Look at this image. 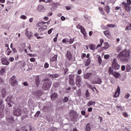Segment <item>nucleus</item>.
I'll return each instance as SVG.
<instances>
[{
  "label": "nucleus",
  "instance_id": "1",
  "mask_svg": "<svg viewBox=\"0 0 131 131\" xmlns=\"http://www.w3.org/2000/svg\"><path fill=\"white\" fill-rule=\"evenodd\" d=\"M118 59H119L121 62H128L129 59H130L129 53L124 50L118 54Z\"/></svg>",
  "mask_w": 131,
  "mask_h": 131
},
{
  "label": "nucleus",
  "instance_id": "2",
  "mask_svg": "<svg viewBox=\"0 0 131 131\" xmlns=\"http://www.w3.org/2000/svg\"><path fill=\"white\" fill-rule=\"evenodd\" d=\"M43 81L44 82L42 86L43 89L46 91L49 90V89H50L52 85V82L50 81L48 78H46L43 80Z\"/></svg>",
  "mask_w": 131,
  "mask_h": 131
},
{
  "label": "nucleus",
  "instance_id": "3",
  "mask_svg": "<svg viewBox=\"0 0 131 131\" xmlns=\"http://www.w3.org/2000/svg\"><path fill=\"white\" fill-rule=\"evenodd\" d=\"M112 67L113 68V69H115V70H118L120 68V65L118 64L117 59L116 58H114L113 60Z\"/></svg>",
  "mask_w": 131,
  "mask_h": 131
},
{
  "label": "nucleus",
  "instance_id": "4",
  "mask_svg": "<svg viewBox=\"0 0 131 131\" xmlns=\"http://www.w3.org/2000/svg\"><path fill=\"white\" fill-rule=\"evenodd\" d=\"M22 112V110L20 108H17L13 111V114L15 116H20Z\"/></svg>",
  "mask_w": 131,
  "mask_h": 131
},
{
  "label": "nucleus",
  "instance_id": "5",
  "mask_svg": "<svg viewBox=\"0 0 131 131\" xmlns=\"http://www.w3.org/2000/svg\"><path fill=\"white\" fill-rule=\"evenodd\" d=\"M25 34L29 39H30L31 36H32V33H31V31L29 30V28H27L26 29Z\"/></svg>",
  "mask_w": 131,
  "mask_h": 131
},
{
  "label": "nucleus",
  "instance_id": "6",
  "mask_svg": "<svg viewBox=\"0 0 131 131\" xmlns=\"http://www.w3.org/2000/svg\"><path fill=\"white\" fill-rule=\"evenodd\" d=\"M81 82V77L79 75L77 76L76 80V83L78 88H80L81 84L80 83Z\"/></svg>",
  "mask_w": 131,
  "mask_h": 131
},
{
  "label": "nucleus",
  "instance_id": "7",
  "mask_svg": "<svg viewBox=\"0 0 131 131\" xmlns=\"http://www.w3.org/2000/svg\"><path fill=\"white\" fill-rule=\"evenodd\" d=\"M16 82H17L16 77H15V76H13L10 78V83L11 84V85H15V84H16Z\"/></svg>",
  "mask_w": 131,
  "mask_h": 131
},
{
  "label": "nucleus",
  "instance_id": "8",
  "mask_svg": "<svg viewBox=\"0 0 131 131\" xmlns=\"http://www.w3.org/2000/svg\"><path fill=\"white\" fill-rule=\"evenodd\" d=\"M1 61L3 65H6V66H8V65L10 64V62H9V61H8L6 58H2Z\"/></svg>",
  "mask_w": 131,
  "mask_h": 131
},
{
  "label": "nucleus",
  "instance_id": "9",
  "mask_svg": "<svg viewBox=\"0 0 131 131\" xmlns=\"http://www.w3.org/2000/svg\"><path fill=\"white\" fill-rule=\"evenodd\" d=\"M122 5L124 6V8L126 11V12H130V8L129 7V5H127L126 3L123 2Z\"/></svg>",
  "mask_w": 131,
  "mask_h": 131
},
{
  "label": "nucleus",
  "instance_id": "10",
  "mask_svg": "<svg viewBox=\"0 0 131 131\" xmlns=\"http://www.w3.org/2000/svg\"><path fill=\"white\" fill-rule=\"evenodd\" d=\"M92 83H94L95 84H101V83H102V79L97 77Z\"/></svg>",
  "mask_w": 131,
  "mask_h": 131
},
{
  "label": "nucleus",
  "instance_id": "11",
  "mask_svg": "<svg viewBox=\"0 0 131 131\" xmlns=\"http://www.w3.org/2000/svg\"><path fill=\"white\" fill-rule=\"evenodd\" d=\"M57 98H58V94L54 93L51 95V99L52 101H55Z\"/></svg>",
  "mask_w": 131,
  "mask_h": 131
},
{
  "label": "nucleus",
  "instance_id": "12",
  "mask_svg": "<svg viewBox=\"0 0 131 131\" xmlns=\"http://www.w3.org/2000/svg\"><path fill=\"white\" fill-rule=\"evenodd\" d=\"M119 94H120V88L119 86H118L115 95H114V97L115 98H117V97L119 96Z\"/></svg>",
  "mask_w": 131,
  "mask_h": 131
},
{
  "label": "nucleus",
  "instance_id": "13",
  "mask_svg": "<svg viewBox=\"0 0 131 131\" xmlns=\"http://www.w3.org/2000/svg\"><path fill=\"white\" fill-rule=\"evenodd\" d=\"M84 79H92V74L91 73H87L84 75Z\"/></svg>",
  "mask_w": 131,
  "mask_h": 131
},
{
  "label": "nucleus",
  "instance_id": "14",
  "mask_svg": "<svg viewBox=\"0 0 131 131\" xmlns=\"http://www.w3.org/2000/svg\"><path fill=\"white\" fill-rule=\"evenodd\" d=\"M1 93H2L3 98H6V97L8 96V93L7 92V91H6L5 89H2L1 90Z\"/></svg>",
  "mask_w": 131,
  "mask_h": 131
},
{
  "label": "nucleus",
  "instance_id": "15",
  "mask_svg": "<svg viewBox=\"0 0 131 131\" xmlns=\"http://www.w3.org/2000/svg\"><path fill=\"white\" fill-rule=\"evenodd\" d=\"M12 99H13V95H9L6 99V102H7V103H12V102H13L12 101Z\"/></svg>",
  "mask_w": 131,
  "mask_h": 131
},
{
  "label": "nucleus",
  "instance_id": "16",
  "mask_svg": "<svg viewBox=\"0 0 131 131\" xmlns=\"http://www.w3.org/2000/svg\"><path fill=\"white\" fill-rule=\"evenodd\" d=\"M67 57L68 60H69L70 61V60H71V59H72V54H71V52L70 51H67Z\"/></svg>",
  "mask_w": 131,
  "mask_h": 131
},
{
  "label": "nucleus",
  "instance_id": "17",
  "mask_svg": "<svg viewBox=\"0 0 131 131\" xmlns=\"http://www.w3.org/2000/svg\"><path fill=\"white\" fill-rule=\"evenodd\" d=\"M35 83L37 85H39L40 83V80H39V76H36L35 77Z\"/></svg>",
  "mask_w": 131,
  "mask_h": 131
},
{
  "label": "nucleus",
  "instance_id": "18",
  "mask_svg": "<svg viewBox=\"0 0 131 131\" xmlns=\"http://www.w3.org/2000/svg\"><path fill=\"white\" fill-rule=\"evenodd\" d=\"M37 10L39 12H44L45 7H43V6H42V5H39L37 8Z\"/></svg>",
  "mask_w": 131,
  "mask_h": 131
},
{
  "label": "nucleus",
  "instance_id": "19",
  "mask_svg": "<svg viewBox=\"0 0 131 131\" xmlns=\"http://www.w3.org/2000/svg\"><path fill=\"white\" fill-rule=\"evenodd\" d=\"M60 76V75L58 74H52V75H49V77L51 78H58Z\"/></svg>",
  "mask_w": 131,
  "mask_h": 131
},
{
  "label": "nucleus",
  "instance_id": "20",
  "mask_svg": "<svg viewBox=\"0 0 131 131\" xmlns=\"http://www.w3.org/2000/svg\"><path fill=\"white\" fill-rule=\"evenodd\" d=\"M86 86L89 88V89H90L91 90H94V89H95V90H97V89L96 88L95 86H93L92 85H91V84L88 83V82H86Z\"/></svg>",
  "mask_w": 131,
  "mask_h": 131
},
{
  "label": "nucleus",
  "instance_id": "21",
  "mask_svg": "<svg viewBox=\"0 0 131 131\" xmlns=\"http://www.w3.org/2000/svg\"><path fill=\"white\" fill-rule=\"evenodd\" d=\"M113 75H114V77H115V78H119V77H120V76H121L120 74L119 73H117V72H115Z\"/></svg>",
  "mask_w": 131,
  "mask_h": 131
},
{
  "label": "nucleus",
  "instance_id": "22",
  "mask_svg": "<svg viewBox=\"0 0 131 131\" xmlns=\"http://www.w3.org/2000/svg\"><path fill=\"white\" fill-rule=\"evenodd\" d=\"M81 32L83 34L84 36H85L86 35V32H85V29L83 27L82 28L80 29Z\"/></svg>",
  "mask_w": 131,
  "mask_h": 131
},
{
  "label": "nucleus",
  "instance_id": "23",
  "mask_svg": "<svg viewBox=\"0 0 131 131\" xmlns=\"http://www.w3.org/2000/svg\"><path fill=\"white\" fill-rule=\"evenodd\" d=\"M85 130V131H90L91 130V124L90 123H88L86 124Z\"/></svg>",
  "mask_w": 131,
  "mask_h": 131
},
{
  "label": "nucleus",
  "instance_id": "24",
  "mask_svg": "<svg viewBox=\"0 0 131 131\" xmlns=\"http://www.w3.org/2000/svg\"><path fill=\"white\" fill-rule=\"evenodd\" d=\"M7 120L10 123H13L14 122V118L13 117L7 118Z\"/></svg>",
  "mask_w": 131,
  "mask_h": 131
},
{
  "label": "nucleus",
  "instance_id": "25",
  "mask_svg": "<svg viewBox=\"0 0 131 131\" xmlns=\"http://www.w3.org/2000/svg\"><path fill=\"white\" fill-rule=\"evenodd\" d=\"M89 48L90 50H92V51H94V50L96 49V46L94 45V44H91Z\"/></svg>",
  "mask_w": 131,
  "mask_h": 131
},
{
  "label": "nucleus",
  "instance_id": "26",
  "mask_svg": "<svg viewBox=\"0 0 131 131\" xmlns=\"http://www.w3.org/2000/svg\"><path fill=\"white\" fill-rule=\"evenodd\" d=\"M95 104H96V102L90 101L89 102V103H88V106H89L90 107V106H92V105H95Z\"/></svg>",
  "mask_w": 131,
  "mask_h": 131
},
{
  "label": "nucleus",
  "instance_id": "27",
  "mask_svg": "<svg viewBox=\"0 0 131 131\" xmlns=\"http://www.w3.org/2000/svg\"><path fill=\"white\" fill-rule=\"evenodd\" d=\"M108 73H109V74H112V75H113V74L114 73H113V67H110L109 68Z\"/></svg>",
  "mask_w": 131,
  "mask_h": 131
},
{
  "label": "nucleus",
  "instance_id": "28",
  "mask_svg": "<svg viewBox=\"0 0 131 131\" xmlns=\"http://www.w3.org/2000/svg\"><path fill=\"white\" fill-rule=\"evenodd\" d=\"M104 46L105 47H104V49H106V50H107V49H109V48H110V46H109V43L105 42H104Z\"/></svg>",
  "mask_w": 131,
  "mask_h": 131
},
{
  "label": "nucleus",
  "instance_id": "29",
  "mask_svg": "<svg viewBox=\"0 0 131 131\" xmlns=\"http://www.w3.org/2000/svg\"><path fill=\"white\" fill-rule=\"evenodd\" d=\"M11 53H12V50L10 49V48H8L6 50V54L7 56H10V54H11Z\"/></svg>",
  "mask_w": 131,
  "mask_h": 131
},
{
  "label": "nucleus",
  "instance_id": "30",
  "mask_svg": "<svg viewBox=\"0 0 131 131\" xmlns=\"http://www.w3.org/2000/svg\"><path fill=\"white\" fill-rule=\"evenodd\" d=\"M47 23H45V22H40L38 23V24H37V26L38 27H41V26H42V25H43V24H46Z\"/></svg>",
  "mask_w": 131,
  "mask_h": 131
},
{
  "label": "nucleus",
  "instance_id": "31",
  "mask_svg": "<svg viewBox=\"0 0 131 131\" xmlns=\"http://www.w3.org/2000/svg\"><path fill=\"white\" fill-rule=\"evenodd\" d=\"M90 64H91V59H90V58H88L85 62V66L88 67L89 66V65H90Z\"/></svg>",
  "mask_w": 131,
  "mask_h": 131
},
{
  "label": "nucleus",
  "instance_id": "32",
  "mask_svg": "<svg viewBox=\"0 0 131 131\" xmlns=\"http://www.w3.org/2000/svg\"><path fill=\"white\" fill-rule=\"evenodd\" d=\"M125 30H126L127 31H129V30H131V24H129V26H128L126 27Z\"/></svg>",
  "mask_w": 131,
  "mask_h": 131
},
{
  "label": "nucleus",
  "instance_id": "33",
  "mask_svg": "<svg viewBox=\"0 0 131 131\" xmlns=\"http://www.w3.org/2000/svg\"><path fill=\"white\" fill-rule=\"evenodd\" d=\"M57 60V55H54L53 57L50 59V61L54 62V61H56Z\"/></svg>",
  "mask_w": 131,
  "mask_h": 131
},
{
  "label": "nucleus",
  "instance_id": "34",
  "mask_svg": "<svg viewBox=\"0 0 131 131\" xmlns=\"http://www.w3.org/2000/svg\"><path fill=\"white\" fill-rule=\"evenodd\" d=\"M105 8L106 12L109 13L110 12V7H109V6H106Z\"/></svg>",
  "mask_w": 131,
  "mask_h": 131
},
{
  "label": "nucleus",
  "instance_id": "35",
  "mask_svg": "<svg viewBox=\"0 0 131 131\" xmlns=\"http://www.w3.org/2000/svg\"><path fill=\"white\" fill-rule=\"evenodd\" d=\"M4 116V111L3 110H0V118H3Z\"/></svg>",
  "mask_w": 131,
  "mask_h": 131
},
{
  "label": "nucleus",
  "instance_id": "36",
  "mask_svg": "<svg viewBox=\"0 0 131 131\" xmlns=\"http://www.w3.org/2000/svg\"><path fill=\"white\" fill-rule=\"evenodd\" d=\"M43 110L45 111V112H48V111L50 110V107H49L48 106H44L43 108Z\"/></svg>",
  "mask_w": 131,
  "mask_h": 131
},
{
  "label": "nucleus",
  "instance_id": "37",
  "mask_svg": "<svg viewBox=\"0 0 131 131\" xmlns=\"http://www.w3.org/2000/svg\"><path fill=\"white\" fill-rule=\"evenodd\" d=\"M109 32V31H105L103 32V33L105 35V36H107V37H108V36H109L110 35Z\"/></svg>",
  "mask_w": 131,
  "mask_h": 131
},
{
  "label": "nucleus",
  "instance_id": "38",
  "mask_svg": "<svg viewBox=\"0 0 131 131\" xmlns=\"http://www.w3.org/2000/svg\"><path fill=\"white\" fill-rule=\"evenodd\" d=\"M69 83L71 85H74V80H69Z\"/></svg>",
  "mask_w": 131,
  "mask_h": 131
},
{
  "label": "nucleus",
  "instance_id": "39",
  "mask_svg": "<svg viewBox=\"0 0 131 131\" xmlns=\"http://www.w3.org/2000/svg\"><path fill=\"white\" fill-rule=\"evenodd\" d=\"M98 61L99 64H102V58L101 56L98 57Z\"/></svg>",
  "mask_w": 131,
  "mask_h": 131
},
{
  "label": "nucleus",
  "instance_id": "40",
  "mask_svg": "<svg viewBox=\"0 0 131 131\" xmlns=\"http://www.w3.org/2000/svg\"><path fill=\"white\" fill-rule=\"evenodd\" d=\"M75 111H71L70 112V115H73V116H74L75 115Z\"/></svg>",
  "mask_w": 131,
  "mask_h": 131
},
{
  "label": "nucleus",
  "instance_id": "41",
  "mask_svg": "<svg viewBox=\"0 0 131 131\" xmlns=\"http://www.w3.org/2000/svg\"><path fill=\"white\" fill-rule=\"evenodd\" d=\"M69 78V80H74V75H70Z\"/></svg>",
  "mask_w": 131,
  "mask_h": 131
},
{
  "label": "nucleus",
  "instance_id": "42",
  "mask_svg": "<svg viewBox=\"0 0 131 131\" xmlns=\"http://www.w3.org/2000/svg\"><path fill=\"white\" fill-rule=\"evenodd\" d=\"M1 74H4L5 73V72H6V69H5L4 68H2L1 70Z\"/></svg>",
  "mask_w": 131,
  "mask_h": 131
},
{
  "label": "nucleus",
  "instance_id": "43",
  "mask_svg": "<svg viewBox=\"0 0 131 131\" xmlns=\"http://www.w3.org/2000/svg\"><path fill=\"white\" fill-rule=\"evenodd\" d=\"M85 96H86V98H88V97H90V92H89V90H87L86 91Z\"/></svg>",
  "mask_w": 131,
  "mask_h": 131
},
{
  "label": "nucleus",
  "instance_id": "44",
  "mask_svg": "<svg viewBox=\"0 0 131 131\" xmlns=\"http://www.w3.org/2000/svg\"><path fill=\"white\" fill-rule=\"evenodd\" d=\"M68 41H69V40H68L67 38H66L62 40V42H63V43H65L66 42H68Z\"/></svg>",
  "mask_w": 131,
  "mask_h": 131
},
{
  "label": "nucleus",
  "instance_id": "45",
  "mask_svg": "<svg viewBox=\"0 0 131 131\" xmlns=\"http://www.w3.org/2000/svg\"><path fill=\"white\" fill-rule=\"evenodd\" d=\"M27 17L25 16V15H22L20 16V19H23L24 20H26L27 19Z\"/></svg>",
  "mask_w": 131,
  "mask_h": 131
},
{
  "label": "nucleus",
  "instance_id": "46",
  "mask_svg": "<svg viewBox=\"0 0 131 131\" xmlns=\"http://www.w3.org/2000/svg\"><path fill=\"white\" fill-rule=\"evenodd\" d=\"M68 100H69V99L68 98V97H65L64 98V99H63V102H64V103H67V102H68Z\"/></svg>",
  "mask_w": 131,
  "mask_h": 131
},
{
  "label": "nucleus",
  "instance_id": "47",
  "mask_svg": "<svg viewBox=\"0 0 131 131\" xmlns=\"http://www.w3.org/2000/svg\"><path fill=\"white\" fill-rule=\"evenodd\" d=\"M74 42V38L70 39L69 40L70 45L73 43Z\"/></svg>",
  "mask_w": 131,
  "mask_h": 131
},
{
  "label": "nucleus",
  "instance_id": "48",
  "mask_svg": "<svg viewBox=\"0 0 131 131\" xmlns=\"http://www.w3.org/2000/svg\"><path fill=\"white\" fill-rule=\"evenodd\" d=\"M20 129L21 130H23V131H26V130H27V128H26V126H23L20 128Z\"/></svg>",
  "mask_w": 131,
  "mask_h": 131
},
{
  "label": "nucleus",
  "instance_id": "49",
  "mask_svg": "<svg viewBox=\"0 0 131 131\" xmlns=\"http://www.w3.org/2000/svg\"><path fill=\"white\" fill-rule=\"evenodd\" d=\"M39 114H40V111H38V112L36 113V114H35V117H38V115H39Z\"/></svg>",
  "mask_w": 131,
  "mask_h": 131
},
{
  "label": "nucleus",
  "instance_id": "50",
  "mask_svg": "<svg viewBox=\"0 0 131 131\" xmlns=\"http://www.w3.org/2000/svg\"><path fill=\"white\" fill-rule=\"evenodd\" d=\"M54 30V29L51 28L50 30H49L48 33V34H51L52 33V31H53V30Z\"/></svg>",
  "mask_w": 131,
  "mask_h": 131
},
{
  "label": "nucleus",
  "instance_id": "51",
  "mask_svg": "<svg viewBox=\"0 0 131 131\" xmlns=\"http://www.w3.org/2000/svg\"><path fill=\"white\" fill-rule=\"evenodd\" d=\"M47 131H57L56 128H53L52 129H49Z\"/></svg>",
  "mask_w": 131,
  "mask_h": 131
},
{
  "label": "nucleus",
  "instance_id": "52",
  "mask_svg": "<svg viewBox=\"0 0 131 131\" xmlns=\"http://www.w3.org/2000/svg\"><path fill=\"white\" fill-rule=\"evenodd\" d=\"M83 26L80 25V24L77 25V28L80 29L81 28H82Z\"/></svg>",
  "mask_w": 131,
  "mask_h": 131
},
{
  "label": "nucleus",
  "instance_id": "53",
  "mask_svg": "<svg viewBox=\"0 0 131 131\" xmlns=\"http://www.w3.org/2000/svg\"><path fill=\"white\" fill-rule=\"evenodd\" d=\"M130 96V95H129V94H127L125 95V99H128V98H129Z\"/></svg>",
  "mask_w": 131,
  "mask_h": 131
},
{
  "label": "nucleus",
  "instance_id": "54",
  "mask_svg": "<svg viewBox=\"0 0 131 131\" xmlns=\"http://www.w3.org/2000/svg\"><path fill=\"white\" fill-rule=\"evenodd\" d=\"M104 57L105 59H108V58L110 57V55L109 54H106V55H105Z\"/></svg>",
  "mask_w": 131,
  "mask_h": 131
},
{
  "label": "nucleus",
  "instance_id": "55",
  "mask_svg": "<svg viewBox=\"0 0 131 131\" xmlns=\"http://www.w3.org/2000/svg\"><path fill=\"white\" fill-rule=\"evenodd\" d=\"M44 67L46 69L49 68V63H48L47 62L45 63Z\"/></svg>",
  "mask_w": 131,
  "mask_h": 131
},
{
  "label": "nucleus",
  "instance_id": "56",
  "mask_svg": "<svg viewBox=\"0 0 131 131\" xmlns=\"http://www.w3.org/2000/svg\"><path fill=\"white\" fill-rule=\"evenodd\" d=\"M91 74L92 75H97V72L96 71H93L92 73H91Z\"/></svg>",
  "mask_w": 131,
  "mask_h": 131
},
{
  "label": "nucleus",
  "instance_id": "57",
  "mask_svg": "<svg viewBox=\"0 0 131 131\" xmlns=\"http://www.w3.org/2000/svg\"><path fill=\"white\" fill-rule=\"evenodd\" d=\"M122 71H124L125 70V66H122L121 67Z\"/></svg>",
  "mask_w": 131,
  "mask_h": 131
},
{
  "label": "nucleus",
  "instance_id": "58",
  "mask_svg": "<svg viewBox=\"0 0 131 131\" xmlns=\"http://www.w3.org/2000/svg\"><path fill=\"white\" fill-rule=\"evenodd\" d=\"M23 84L25 86H28V85H29V84H28V83H27V82H24Z\"/></svg>",
  "mask_w": 131,
  "mask_h": 131
},
{
  "label": "nucleus",
  "instance_id": "59",
  "mask_svg": "<svg viewBox=\"0 0 131 131\" xmlns=\"http://www.w3.org/2000/svg\"><path fill=\"white\" fill-rule=\"evenodd\" d=\"M9 61L10 62H13L14 61V57H10L9 59Z\"/></svg>",
  "mask_w": 131,
  "mask_h": 131
},
{
  "label": "nucleus",
  "instance_id": "60",
  "mask_svg": "<svg viewBox=\"0 0 131 131\" xmlns=\"http://www.w3.org/2000/svg\"><path fill=\"white\" fill-rule=\"evenodd\" d=\"M107 27H114L115 26V25L112 24V25H107Z\"/></svg>",
  "mask_w": 131,
  "mask_h": 131
},
{
  "label": "nucleus",
  "instance_id": "61",
  "mask_svg": "<svg viewBox=\"0 0 131 131\" xmlns=\"http://www.w3.org/2000/svg\"><path fill=\"white\" fill-rule=\"evenodd\" d=\"M30 61H31V62H34L35 61V58H34V57L30 58Z\"/></svg>",
  "mask_w": 131,
  "mask_h": 131
},
{
  "label": "nucleus",
  "instance_id": "62",
  "mask_svg": "<svg viewBox=\"0 0 131 131\" xmlns=\"http://www.w3.org/2000/svg\"><path fill=\"white\" fill-rule=\"evenodd\" d=\"M127 5H128V6H129V5H131V1L130 0H127Z\"/></svg>",
  "mask_w": 131,
  "mask_h": 131
},
{
  "label": "nucleus",
  "instance_id": "63",
  "mask_svg": "<svg viewBox=\"0 0 131 131\" xmlns=\"http://www.w3.org/2000/svg\"><path fill=\"white\" fill-rule=\"evenodd\" d=\"M100 41L101 45H103V43H104V39H100Z\"/></svg>",
  "mask_w": 131,
  "mask_h": 131
},
{
  "label": "nucleus",
  "instance_id": "64",
  "mask_svg": "<svg viewBox=\"0 0 131 131\" xmlns=\"http://www.w3.org/2000/svg\"><path fill=\"white\" fill-rule=\"evenodd\" d=\"M81 113L82 115H85V111H82Z\"/></svg>",
  "mask_w": 131,
  "mask_h": 131
}]
</instances>
